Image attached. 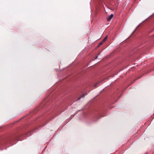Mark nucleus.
I'll return each instance as SVG.
<instances>
[{"label": "nucleus", "instance_id": "nucleus-1", "mask_svg": "<svg viewBox=\"0 0 154 154\" xmlns=\"http://www.w3.org/2000/svg\"><path fill=\"white\" fill-rule=\"evenodd\" d=\"M113 15L111 14L106 18L107 20L108 21H109L113 17Z\"/></svg>", "mask_w": 154, "mask_h": 154}, {"label": "nucleus", "instance_id": "nucleus-2", "mask_svg": "<svg viewBox=\"0 0 154 154\" xmlns=\"http://www.w3.org/2000/svg\"><path fill=\"white\" fill-rule=\"evenodd\" d=\"M107 38V36H106L102 40V42H105Z\"/></svg>", "mask_w": 154, "mask_h": 154}, {"label": "nucleus", "instance_id": "nucleus-3", "mask_svg": "<svg viewBox=\"0 0 154 154\" xmlns=\"http://www.w3.org/2000/svg\"><path fill=\"white\" fill-rule=\"evenodd\" d=\"M85 95H83L81 97H80L78 99V100H79L82 97H84Z\"/></svg>", "mask_w": 154, "mask_h": 154}, {"label": "nucleus", "instance_id": "nucleus-5", "mask_svg": "<svg viewBox=\"0 0 154 154\" xmlns=\"http://www.w3.org/2000/svg\"><path fill=\"white\" fill-rule=\"evenodd\" d=\"M98 56H96V57L95 58V59H96L97 58Z\"/></svg>", "mask_w": 154, "mask_h": 154}, {"label": "nucleus", "instance_id": "nucleus-4", "mask_svg": "<svg viewBox=\"0 0 154 154\" xmlns=\"http://www.w3.org/2000/svg\"><path fill=\"white\" fill-rule=\"evenodd\" d=\"M102 42H101L99 43V45H102Z\"/></svg>", "mask_w": 154, "mask_h": 154}]
</instances>
